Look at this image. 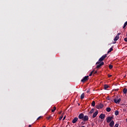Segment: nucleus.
I'll use <instances>...</instances> for the list:
<instances>
[{
    "mask_svg": "<svg viewBox=\"0 0 127 127\" xmlns=\"http://www.w3.org/2000/svg\"><path fill=\"white\" fill-rule=\"evenodd\" d=\"M78 121V118H77V117H75L73 119V120H72V124H76V123H77V121Z\"/></svg>",
    "mask_w": 127,
    "mask_h": 127,
    "instance_id": "obj_8",
    "label": "nucleus"
},
{
    "mask_svg": "<svg viewBox=\"0 0 127 127\" xmlns=\"http://www.w3.org/2000/svg\"><path fill=\"white\" fill-rule=\"evenodd\" d=\"M62 113V111L59 112V115H60V114H61Z\"/></svg>",
    "mask_w": 127,
    "mask_h": 127,
    "instance_id": "obj_34",
    "label": "nucleus"
},
{
    "mask_svg": "<svg viewBox=\"0 0 127 127\" xmlns=\"http://www.w3.org/2000/svg\"><path fill=\"white\" fill-rule=\"evenodd\" d=\"M66 119V116H64L63 119V121H64Z\"/></svg>",
    "mask_w": 127,
    "mask_h": 127,
    "instance_id": "obj_32",
    "label": "nucleus"
},
{
    "mask_svg": "<svg viewBox=\"0 0 127 127\" xmlns=\"http://www.w3.org/2000/svg\"><path fill=\"white\" fill-rule=\"evenodd\" d=\"M93 71L91 72V73L89 74V76H91L93 74Z\"/></svg>",
    "mask_w": 127,
    "mask_h": 127,
    "instance_id": "obj_28",
    "label": "nucleus"
},
{
    "mask_svg": "<svg viewBox=\"0 0 127 127\" xmlns=\"http://www.w3.org/2000/svg\"><path fill=\"white\" fill-rule=\"evenodd\" d=\"M89 120V117L87 115L84 116L83 118L82 119V121L84 122H86Z\"/></svg>",
    "mask_w": 127,
    "mask_h": 127,
    "instance_id": "obj_6",
    "label": "nucleus"
},
{
    "mask_svg": "<svg viewBox=\"0 0 127 127\" xmlns=\"http://www.w3.org/2000/svg\"><path fill=\"white\" fill-rule=\"evenodd\" d=\"M96 109H103V108H104V105H103V104L100 103L97 105L96 106Z\"/></svg>",
    "mask_w": 127,
    "mask_h": 127,
    "instance_id": "obj_4",
    "label": "nucleus"
},
{
    "mask_svg": "<svg viewBox=\"0 0 127 127\" xmlns=\"http://www.w3.org/2000/svg\"><path fill=\"white\" fill-rule=\"evenodd\" d=\"M42 118V116H40L37 119V121H39V120H40Z\"/></svg>",
    "mask_w": 127,
    "mask_h": 127,
    "instance_id": "obj_27",
    "label": "nucleus"
},
{
    "mask_svg": "<svg viewBox=\"0 0 127 127\" xmlns=\"http://www.w3.org/2000/svg\"><path fill=\"white\" fill-rule=\"evenodd\" d=\"M127 88H124L123 89L124 94H127Z\"/></svg>",
    "mask_w": 127,
    "mask_h": 127,
    "instance_id": "obj_17",
    "label": "nucleus"
},
{
    "mask_svg": "<svg viewBox=\"0 0 127 127\" xmlns=\"http://www.w3.org/2000/svg\"><path fill=\"white\" fill-rule=\"evenodd\" d=\"M120 35H121V33H119L117 34V36H120Z\"/></svg>",
    "mask_w": 127,
    "mask_h": 127,
    "instance_id": "obj_31",
    "label": "nucleus"
},
{
    "mask_svg": "<svg viewBox=\"0 0 127 127\" xmlns=\"http://www.w3.org/2000/svg\"><path fill=\"white\" fill-rule=\"evenodd\" d=\"M52 116H50L49 117H47V119L48 120H50V119H52Z\"/></svg>",
    "mask_w": 127,
    "mask_h": 127,
    "instance_id": "obj_24",
    "label": "nucleus"
},
{
    "mask_svg": "<svg viewBox=\"0 0 127 127\" xmlns=\"http://www.w3.org/2000/svg\"><path fill=\"white\" fill-rule=\"evenodd\" d=\"M85 96V94L84 93H82L80 96V99L81 100H83L84 99V97Z\"/></svg>",
    "mask_w": 127,
    "mask_h": 127,
    "instance_id": "obj_15",
    "label": "nucleus"
},
{
    "mask_svg": "<svg viewBox=\"0 0 127 127\" xmlns=\"http://www.w3.org/2000/svg\"><path fill=\"white\" fill-rule=\"evenodd\" d=\"M83 118H84V114L81 113L78 115V119H79V120H83Z\"/></svg>",
    "mask_w": 127,
    "mask_h": 127,
    "instance_id": "obj_7",
    "label": "nucleus"
},
{
    "mask_svg": "<svg viewBox=\"0 0 127 127\" xmlns=\"http://www.w3.org/2000/svg\"><path fill=\"white\" fill-rule=\"evenodd\" d=\"M99 64L97 65L96 66V68H100L101 66H103L104 65V62H101L100 64Z\"/></svg>",
    "mask_w": 127,
    "mask_h": 127,
    "instance_id": "obj_11",
    "label": "nucleus"
},
{
    "mask_svg": "<svg viewBox=\"0 0 127 127\" xmlns=\"http://www.w3.org/2000/svg\"><path fill=\"white\" fill-rule=\"evenodd\" d=\"M63 118V115H62V116H61V117L59 118V120H60V121H61V120H62Z\"/></svg>",
    "mask_w": 127,
    "mask_h": 127,
    "instance_id": "obj_26",
    "label": "nucleus"
},
{
    "mask_svg": "<svg viewBox=\"0 0 127 127\" xmlns=\"http://www.w3.org/2000/svg\"><path fill=\"white\" fill-rule=\"evenodd\" d=\"M89 80V76H85L81 80V81L83 83H84V82H86V81H88Z\"/></svg>",
    "mask_w": 127,
    "mask_h": 127,
    "instance_id": "obj_3",
    "label": "nucleus"
},
{
    "mask_svg": "<svg viewBox=\"0 0 127 127\" xmlns=\"http://www.w3.org/2000/svg\"><path fill=\"white\" fill-rule=\"evenodd\" d=\"M107 58V55H103L101 58L99 59V61L96 63V65L100 64L102 61H104L105 59Z\"/></svg>",
    "mask_w": 127,
    "mask_h": 127,
    "instance_id": "obj_1",
    "label": "nucleus"
},
{
    "mask_svg": "<svg viewBox=\"0 0 127 127\" xmlns=\"http://www.w3.org/2000/svg\"><path fill=\"white\" fill-rule=\"evenodd\" d=\"M94 111H95V109H92L89 112L90 114H93L94 113Z\"/></svg>",
    "mask_w": 127,
    "mask_h": 127,
    "instance_id": "obj_18",
    "label": "nucleus"
},
{
    "mask_svg": "<svg viewBox=\"0 0 127 127\" xmlns=\"http://www.w3.org/2000/svg\"><path fill=\"white\" fill-rule=\"evenodd\" d=\"M124 40H125V41L126 42H127V38H125L124 39Z\"/></svg>",
    "mask_w": 127,
    "mask_h": 127,
    "instance_id": "obj_30",
    "label": "nucleus"
},
{
    "mask_svg": "<svg viewBox=\"0 0 127 127\" xmlns=\"http://www.w3.org/2000/svg\"><path fill=\"white\" fill-rule=\"evenodd\" d=\"M109 88V85L105 84L104 85V89L105 90H107Z\"/></svg>",
    "mask_w": 127,
    "mask_h": 127,
    "instance_id": "obj_16",
    "label": "nucleus"
},
{
    "mask_svg": "<svg viewBox=\"0 0 127 127\" xmlns=\"http://www.w3.org/2000/svg\"><path fill=\"white\" fill-rule=\"evenodd\" d=\"M109 68H110V69H113V65L110 64L109 66Z\"/></svg>",
    "mask_w": 127,
    "mask_h": 127,
    "instance_id": "obj_25",
    "label": "nucleus"
},
{
    "mask_svg": "<svg viewBox=\"0 0 127 127\" xmlns=\"http://www.w3.org/2000/svg\"><path fill=\"white\" fill-rule=\"evenodd\" d=\"M121 98L117 97L114 99V102L116 103V104H119L121 102Z\"/></svg>",
    "mask_w": 127,
    "mask_h": 127,
    "instance_id": "obj_2",
    "label": "nucleus"
},
{
    "mask_svg": "<svg viewBox=\"0 0 127 127\" xmlns=\"http://www.w3.org/2000/svg\"><path fill=\"white\" fill-rule=\"evenodd\" d=\"M113 47L112 48H111L108 51L107 53H110V52H112V51H113Z\"/></svg>",
    "mask_w": 127,
    "mask_h": 127,
    "instance_id": "obj_19",
    "label": "nucleus"
},
{
    "mask_svg": "<svg viewBox=\"0 0 127 127\" xmlns=\"http://www.w3.org/2000/svg\"><path fill=\"white\" fill-rule=\"evenodd\" d=\"M114 127H119V124H116Z\"/></svg>",
    "mask_w": 127,
    "mask_h": 127,
    "instance_id": "obj_29",
    "label": "nucleus"
},
{
    "mask_svg": "<svg viewBox=\"0 0 127 127\" xmlns=\"http://www.w3.org/2000/svg\"><path fill=\"white\" fill-rule=\"evenodd\" d=\"M106 111L108 112H111V108L108 107V108H106Z\"/></svg>",
    "mask_w": 127,
    "mask_h": 127,
    "instance_id": "obj_23",
    "label": "nucleus"
},
{
    "mask_svg": "<svg viewBox=\"0 0 127 127\" xmlns=\"http://www.w3.org/2000/svg\"><path fill=\"white\" fill-rule=\"evenodd\" d=\"M98 115V111H96L93 115L92 118L93 119L96 118L97 117V115Z\"/></svg>",
    "mask_w": 127,
    "mask_h": 127,
    "instance_id": "obj_9",
    "label": "nucleus"
},
{
    "mask_svg": "<svg viewBox=\"0 0 127 127\" xmlns=\"http://www.w3.org/2000/svg\"><path fill=\"white\" fill-rule=\"evenodd\" d=\"M119 38H120V36H116L114 38V41H115L114 43H116V41H117V40H118Z\"/></svg>",
    "mask_w": 127,
    "mask_h": 127,
    "instance_id": "obj_13",
    "label": "nucleus"
},
{
    "mask_svg": "<svg viewBox=\"0 0 127 127\" xmlns=\"http://www.w3.org/2000/svg\"><path fill=\"white\" fill-rule=\"evenodd\" d=\"M115 116H118V115H119V111H118V110L115 111Z\"/></svg>",
    "mask_w": 127,
    "mask_h": 127,
    "instance_id": "obj_21",
    "label": "nucleus"
},
{
    "mask_svg": "<svg viewBox=\"0 0 127 127\" xmlns=\"http://www.w3.org/2000/svg\"><path fill=\"white\" fill-rule=\"evenodd\" d=\"M114 119L113 117H108L106 118L107 123H110L112 122V120Z\"/></svg>",
    "mask_w": 127,
    "mask_h": 127,
    "instance_id": "obj_5",
    "label": "nucleus"
},
{
    "mask_svg": "<svg viewBox=\"0 0 127 127\" xmlns=\"http://www.w3.org/2000/svg\"><path fill=\"white\" fill-rule=\"evenodd\" d=\"M95 105H96V104L95 103V101H92L91 103V106H92V107H95Z\"/></svg>",
    "mask_w": 127,
    "mask_h": 127,
    "instance_id": "obj_22",
    "label": "nucleus"
},
{
    "mask_svg": "<svg viewBox=\"0 0 127 127\" xmlns=\"http://www.w3.org/2000/svg\"><path fill=\"white\" fill-rule=\"evenodd\" d=\"M114 125H115V122L114 121H112L110 123L109 126L111 127H114Z\"/></svg>",
    "mask_w": 127,
    "mask_h": 127,
    "instance_id": "obj_12",
    "label": "nucleus"
},
{
    "mask_svg": "<svg viewBox=\"0 0 127 127\" xmlns=\"http://www.w3.org/2000/svg\"><path fill=\"white\" fill-rule=\"evenodd\" d=\"M99 118L100 119H101V120H104V119H105V114H101L99 116Z\"/></svg>",
    "mask_w": 127,
    "mask_h": 127,
    "instance_id": "obj_10",
    "label": "nucleus"
},
{
    "mask_svg": "<svg viewBox=\"0 0 127 127\" xmlns=\"http://www.w3.org/2000/svg\"><path fill=\"white\" fill-rule=\"evenodd\" d=\"M55 111H56V107H54L53 109L52 110V113H54V112H55Z\"/></svg>",
    "mask_w": 127,
    "mask_h": 127,
    "instance_id": "obj_20",
    "label": "nucleus"
},
{
    "mask_svg": "<svg viewBox=\"0 0 127 127\" xmlns=\"http://www.w3.org/2000/svg\"><path fill=\"white\" fill-rule=\"evenodd\" d=\"M109 78H110V77H112V75L108 74Z\"/></svg>",
    "mask_w": 127,
    "mask_h": 127,
    "instance_id": "obj_33",
    "label": "nucleus"
},
{
    "mask_svg": "<svg viewBox=\"0 0 127 127\" xmlns=\"http://www.w3.org/2000/svg\"><path fill=\"white\" fill-rule=\"evenodd\" d=\"M127 21L124 24V25L123 26L124 29H126V27L127 26Z\"/></svg>",
    "mask_w": 127,
    "mask_h": 127,
    "instance_id": "obj_14",
    "label": "nucleus"
}]
</instances>
